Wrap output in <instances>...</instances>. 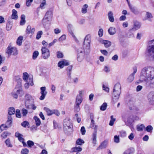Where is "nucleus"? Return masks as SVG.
I'll return each mask as SVG.
<instances>
[{
  "instance_id": "nucleus-1",
  "label": "nucleus",
  "mask_w": 154,
  "mask_h": 154,
  "mask_svg": "<svg viewBox=\"0 0 154 154\" xmlns=\"http://www.w3.org/2000/svg\"><path fill=\"white\" fill-rule=\"evenodd\" d=\"M143 81L146 82L147 87L154 88V68L151 66L146 67L142 69L140 79L136 83L139 84Z\"/></svg>"
},
{
  "instance_id": "nucleus-2",
  "label": "nucleus",
  "mask_w": 154,
  "mask_h": 154,
  "mask_svg": "<svg viewBox=\"0 0 154 154\" xmlns=\"http://www.w3.org/2000/svg\"><path fill=\"white\" fill-rule=\"evenodd\" d=\"M121 85L120 83H117L114 86L113 89L112 101L114 103L117 102L121 92Z\"/></svg>"
},
{
  "instance_id": "nucleus-3",
  "label": "nucleus",
  "mask_w": 154,
  "mask_h": 154,
  "mask_svg": "<svg viewBox=\"0 0 154 154\" xmlns=\"http://www.w3.org/2000/svg\"><path fill=\"white\" fill-rule=\"evenodd\" d=\"M91 42V36L88 34L85 36L83 43V48L84 51L86 53H89L90 51V43Z\"/></svg>"
},
{
  "instance_id": "nucleus-4",
  "label": "nucleus",
  "mask_w": 154,
  "mask_h": 154,
  "mask_svg": "<svg viewBox=\"0 0 154 154\" xmlns=\"http://www.w3.org/2000/svg\"><path fill=\"white\" fill-rule=\"evenodd\" d=\"M63 129L65 133L68 134L72 131V125L69 119L64 120L63 123Z\"/></svg>"
},
{
  "instance_id": "nucleus-5",
  "label": "nucleus",
  "mask_w": 154,
  "mask_h": 154,
  "mask_svg": "<svg viewBox=\"0 0 154 154\" xmlns=\"http://www.w3.org/2000/svg\"><path fill=\"white\" fill-rule=\"evenodd\" d=\"M25 104L26 108L28 109H31V106L34 102V100L29 94H27L25 95Z\"/></svg>"
},
{
  "instance_id": "nucleus-6",
  "label": "nucleus",
  "mask_w": 154,
  "mask_h": 154,
  "mask_svg": "<svg viewBox=\"0 0 154 154\" xmlns=\"http://www.w3.org/2000/svg\"><path fill=\"white\" fill-rule=\"evenodd\" d=\"M152 42V45L148 48L147 55L150 59L154 60V40Z\"/></svg>"
},
{
  "instance_id": "nucleus-7",
  "label": "nucleus",
  "mask_w": 154,
  "mask_h": 154,
  "mask_svg": "<svg viewBox=\"0 0 154 154\" xmlns=\"http://www.w3.org/2000/svg\"><path fill=\"white\" fill-rule=\"evenodd\" d=\"M6 53L9 56L11 55L16 56L18 54V51L16 47H12L9 45L7 48Z\"/></svg>"
},
{
  "instance_id": "nucleus-8",
  "label": "nucleus",
  "mask_w": 154,
  "mask_h": 154,
  "mask_svg": "<svg viewBox=\"0 0 154 154\" xmlns=\"http://www.w3.org/2000/svg\"><path fill=\"white\" fill-rule=\"evenodd\" d=\"M78 54L77 56V60L79 62L82 61L84 59L85 54H88L84 51V49H83L82 48H79L78 50Z\"/></svg>"
},
{
  "instance_id": "nucleus-9",
  "label": "nucleus",
  "mask_w": 154,
  "mask_h": 154,
  "mask_svg": "<svg viewBox=\"0 0 154 154\" xmlns=\"http://www.w3.org/2000/svg\"><path fill=\"white\" fill-rule=\"evenodd\" d=\"M42 57L45 59H48L50 56V51L49 50L45 47H42Z\"/></svg>"
},
{
  "instance_id": "nucleus-10",
  "label": "nucleus",
  "mask_w": 154,
  "mask_h": 154,
  "mask_svg": "<svg viewBox=\"0 0 154 154\" xmlns=\"http://www.w3.org/2000/svg\"><path fill=\"white\" fill-rule=\"evenodd\" d=\"M133 72L128 77L127 79V81L128 82H131L134 80V75L137 72V67L136 66L134 67L133 68Z\"/></svg>"
},
{
  "instance_id": "nucleus-11",
  "label": "nucleus",
  "mask_w": 154,
  "mask_h": 154,
  "mask_svg": "<svg viewBox=\"0 0 154 154\" xmlns=\"http://www.w3.org/2000/svg\"><path fill=\"white\" fill-rule=\"evenodd\" d=\"M40 90V93L41 94V96L40 97L39 99L41 100H43L45 98L47 94V92L46 91V88L45 87H41Z\"/></svg>"
},
{
  "instance_id": "nucleus-12",
  "label": "nucleus",
  "mask_w": 154,
  "mask_h": 154,
  "mask_svg": "<svg viewBox=\"0 0 154 154\" xmlns=\"http://www.w3.org/2000/svg\"><path fill=\"white\" fill-rule=\"evenodd\" d=\"M133 116H130L127 119V121L124 120L126 125L129 126L130 128L132 127V123L134 122V119Z\"/></svg>"
},
{
  "instance_id": "nucleus-13",
  "label": "nucleus",
  "mask_w": 154,
  "mask_h": 154,
  "mask_svg": "<svg viewBox=\"0 0 154 154\" xmlns=\"http://www.w3.org/2000/svg\"><path fill=\"white\" fill-rule=\"evenodd\" d=\"M53 8L49 9L46 13L44 17L48 19L51 20L53 17Z\"/></svg>"
},
{
  "instance_id": "nucleus-14",
  "label": "nucleus",
  "mask_w": 154,
  "mask_h": 154,
  "mask_svg": "<svg viewBox=\"0 0 154 154\" xmlns=\"http://www.w3.org/2000/svg\"><path fill=\"white\" fill-rule=\"evenodd\" d=\"M97 125H95L94 128V131L92 134V142L93 143L96 144V143L97 133Z\"/></svg>"
},
{
  "instance_id": "nucleus-15",
  "label": "nucleus",
  "mask_w": 154,
  "mask_h": 154,
  "mask_svg": "<svg viewBox=\"0 0 154 154\" xmlns=\"http://www.w3.org/2000/svg\"><path fill=\"white\" fill-rule=\"evenodd\" d=\"M35 31V28L34 27H32L28 25L27 27L26 30V33L28 35H33Z\"/></svg>"
},
{
  "instance_id": "nucleus-16",
  "label": "nucleus",
  "mask_w": 154,
  "mask_h": 154,
  "mask_svg": "<svg viewBox=\"0 0 154 154\" xmlns=\"http://www.w3.org/2000/svg\"><path fill=\"white\" fill-rule=\"evenodd\" d=\"M149 101L152 104H154V91L150 92L148 95Z\"/></svg>"
},
{
  "instance_id": "nucleus-17",
  "label": "nucleus",
  "mask_w": 154,
  "mask_h": 154,
  "mask_svg": "<svg viewBox=\"0 0 154 154\" xmlns=\"http://www.w3.org/2000/svg\"><path fill=\"white\" fill-rule=\"evenodd\" d=\"M129 7L131 11L134 14L137 15L140 14V11L139 10L135 7L131 5L129 6Z\"/></svg>"
},
{
  "instance_id": "nucleus-18",
  "label": "nucleus",
  "mask_w": 154,
  "mask_h": 154,
  "mask_svg": "<svg viewBox=\"0 0 154 154\" xmlns=\"http://www.w3.org/2000/svg\"><path fill=\"white\" fill-rule=\"evenodd\" d=\"M69 63L67 60H63L59 62L58 63V66L60 68H63L65 66H68Z\"/></svg>"
},
{
  "instance_id": "nucleus-19",
  "label": "nucleus",
  "mask_w": 154,
  "mask_h": 154,
  "mask_svg": "<svg viewBox=\"0 0 154 154\" xmlns=\"http://www.w3.org/2000/svg\"><path fill=\"white\" fill-rule=\"evenodd\" d=\"M82 101L75 100L74 105V110L75 112H78L80 110V105Z\"/></svg>"
},
{
  "instance_id": "nucleus-20",
  "label": "nucleus",
  "mask_w": 154,
  "mask_h": 154,
  "mask_svg": "<svg viewBox=\"0 0 154 154\" xmlns=\"http://www.w3.org/2000/svg\"><path fill=\"white\" fill-rule=\"evenodd\" d=\"M108 144V141L105 140L102 142L100 145L97 148V150L102 149L106 148Z\"/></svg>"
},
{
  "instance_id": "nucleus-21",
  "label": "nucleus",
  "mask_w": 154,
  "mask_h": 154,
  "mask_svg": "<svg viewBox=\"0 0 154 154\" xmlns=\"http://www.w3.org/2000/svg\"><path fill=\"white\" fill-rule=\"evenodd\" d=\"M94 115L93 114L91 113L90 115V119L91 120V122L90 125V127L91 128H94L95 126L96 125H95V122L94 120Z\"/></svg>"
},
{
  "instance_id": "nucleus-22",
  "label": "nucleus",
  "mask_w": 154,
  "mask_h": 154,
  "mask_svg": "<svg viewBox=\"0 0 154 154\" xmlns=\"http://www.w3.org/2000/svg\"><path fill=\"white\" fill-rule=\"evenodd\" d=\"M15 136L18 138V140L21 142L23 140H24V139L23 138V135L21 134H20L18 132H17L15 134Z\"/></svg>"
},
{
  "instance_id": "nucleus-23",
  "label": "nucleus",
  "mask_w": 154,
  "mask_h": 154,
  "mask_svg": "<svg viewBox=\"0 0 154 154\" xmlns=\"http://www.w3.org/2000/svg\"><path fill=\"white\" fill-rule=\"evenodd\" d=\"M108 16V19L110 22H114V18L113 17V14L112 11L109 12Z\"/></svg>"
},
{
  "instance_id": "nucleus-24",
  "label": "nucleus",
  "mask_w": 154,
  "mask_h": 154,
  "mask_svg": "<svg viewBox=\"0 0 154 154\" xmlns=\"http://www.w3.org/2000/svg\"><path fill=\"white\" fill-rule=\"evenodd\" d=\"M134 26L133 28V29H135L136 30L138 29H139L141 26V24L139 22L135 20L134 22Z\"/></svg>"
},
{
  "instance_id": "nucleus-25",
  "label": "nucleus",
  "mask_w": 154,
  "mask_h": 154,
  "mask_svg": "<svg viewBox=\"0 0 154 154\" xmlns=\"http://www.w3.org/2000/svg\"><path fill=\"white\" fill-rule=\"evenodd\" d=\"M145 16L146 17L145 20H147L150 21H152L151 19L153 18V17L151 13L149 12H146Z\"/></svg>"
},
{
  "instance_id": "nucleus-26",
  "label": "nucleus",
  "mask_w": 154,
  "mask_h": 154,
  "mask_svg": "<svg viewBox=\"0 0 154 154\" xmlns=\"http://www.w3.org/2000/svg\"><path fill=\"white\" fill-rule=\"evenodd\" d=\"M44 109L46 112L48 116H51L53 114L54 110H51L47 107H45Z\"/></svg>"
},
{
  "instance_id": "nucleus-27",
  "label": "nucleus",
  "mask_w": 154,
  "mask_h": 154,
  "mask_svg": "<svg viewBox=\"0 0 154 154\" xmlns=\"http://www.w3.org/2000/svg\"><path fill=\"white\" fill-rule=\"evenodd\" d=\"M108 32L110 35H113L116 32V29L113 27H110L108 30Z\"/></svg>"
},
{
  "instance_id": "nucleus-28",
  "label": "nucleus",
  "mask_w": 154,
  "mask_h": 154,
  "mask_svg": "<svg viewBox=\"0 0 154 154\" xmlns=\"http://www.w3.org/2000/svg\"><path fill=\"white\" fill-rule=\"evenodd\" d=\"M88 6L87 4H85L82 7L81 9V12L82 14H85L87 12V8Z\"/></svg>"
},
{
  "instance_id": "nucleus-29",
  "label": "nucleus",
  "mask_w": 154,
  "mask_h": 154,
  "mask_svg": "<svg viewBox=\"0 0 154 154\" xmlns=\"http://www.w3.org/2000/svg\"><path fill=\"white\" fill-rule=\"evenodd\" d=\"M12 14L11 15V18L13 19L16 20L17 19L18 16L17 15V11L15 9H13L12 11Z\"/></svg>"
},
{
  "instance_id": "nucleus-30",
  "label": "nucleus",
  "mask_w": 154,
  "mask_h": 154,
  "mask_svg": "<svg viewBox=\"0 0 154 154\" xmlns=\"http://www.w3.org/2000/svg\"><path fill=\"white\" fill-rule=\"evenodd\" d=\"M12 122V117L10 116H8V120L6 122V124L9 128L11 126V125Z\"/></svg>"
},
{
  "instance_id": "nucleus-31",
  "label": "nucleus",
  "mask_w": 154,
  "mask_h": 154,
  "mask_svg": "<svg viewBox=\"0 0 154 154\" xmlns=\"http://www.w3.org/2000/svg\"><path fill=\"white\" fill-rule=\"evenodd\" d=\"M33 119L35 120V123L36 126L38 127L41 124V122L40 119L36 116H34Z\"/></svg>"
},
{
  "instance_id": "nucleus-32",
  "label": "nucleus",
  "mask_w": 154,
  "mask_h": 154,
  "mask_svg": "<svg viewBox=\"0 0 154 154\" xmlns=\"http://www.w3.org/2000/svg\"><path fill=\"white\" fill-rule=\"evenodd\" d=\"M15 113V109L13 107H10L8 110V113L9 115V116H10L14 114Z\"/></svg>"
},
{
  "instance_id": "nucleus-33",
  "label": "nucleus",
  "mask_w": 154,
  "mask_h": 154,
  "mask_svg": "<svg viewBox=\"0 0 154 154\" xmlns=\"http://www.w3.org/2000/svg\"><path fill=\"white\" fill-rule=\"evenodd\" d=\"M79 94L77 96L76 100L82 101V91H79Z\"/></svg>"
},
{
  "instance_id": "nucleus-34",
  "label": "nucleus",
  "mask_w": 154,
  "mask_h": 154,
  "mask_svg": "<svg viewBox=\"0 0 154 154\" xmlns=\"http://www.w3.org/2000/svg\"><path fill=\"white\" fill-rule=\"evenodd\" d=\"M47 5L46 1V0H43L41 3L39 7L42 9H45V6Z\"/></svg>"
},
{
  "instance_id": "nucleus-35",
  "label": "nucleus",
  "mask_w": 154,
  "mask_h": 154,
  "mask_svg": "<svg viewBox=\"0 0 154 154\" xmlns=\"http://www.w3.org/2000/svg\"><path fill=\"white\" fill-rule=\"evenodd\" d=\"M25 16L24 14H22L21 16V20L20 22V24L21 25H24L26 23Z\"/></svg>"
},
{
  "instance_id": "nucleus-36",
  "label": "nucleus",
  "mask_w": 154,
  "mask_h": 154,
  "mask_svg": "<svg viewBox=\"0 0 154 154\" xmlns=\"http://www.w3.org/2000/svg\"><path fill=\"white\" fill-rule=\"evenodd\" d=\"M102 43L104 44V46L106 48L109 47L111 45V42L107 40H103Z\"/></svg>"
},
{
  "instance_id": "nucleus-37",
  "label": "nucleus",
  "mask_w": 154,
  "mask_h": 154,
  "mask_svg": "<svg viewBox=\"0 0 154 154\" xmlns=\"http://www.w3.org/2000/svg\"><path fill=\"white\" fill-rule=\"evenodd\" d=\"M82 150V149L81 147H73L71 149L72 152H81Z\"/></svg>"
},
{
  "instance_id": "nucleus-38",
  "label": "nucleus",
  "mask_w": 154,
  "mask_h": 154,
  "mask_svg": "<svg viewBox=\"0 0 154 154\" xmlns=\"http://www.w3.org/2000/svg\"><path fill=\"white\" fill-rule=\"evenodd\" d=\"M134 148H131L129 149L126 150L124 152L123 154H131L134 152Z\"/></svg>"
},
{
  "instance_id": "nucleus-39",
  "label": "nucleus",
  "mask_w": 154,
  "mask_h": 154,
  "mask_svg": "<svg viewBox=\"0 0 154 154\" xmlns=\"http://www.w3.org/2000/svg\"><path fill=\"white\" fill-rule=\"evenodd\" d=\"M23 39V37L22 36H19L17 38V44L18 45L20 46L21 45L22 41Z\"/></svg>"
},
{
  "instance_id": "nucleus-40",
  "label": "nucleus",
  "mask_w": 154,
  "mask_h": 154,
  "mask_svg": "<svg viewBox=\"0 0 154 154\" xmlns=\"http://www.w3.org/2000/svg\"><path fill=\"white\" fill-rule=\"evenodd\" d=\"M5 143L6 144V146L8 147H12L13 146V145L11 144V143L10 140V139L8 138L7 139L5 142Z\"/></svg>"
},
{
  "instance_id": "nucleus-41",
  "label": "nucleus",
  "mask_w": 154,
  "mask_h": 154,
  "mask_svg": "<svg viewBox=\"0 0 154 154\" xmlns=\"http://www.w3.org/2000/svg\"><path fill=\"white\" fill-rule=\"evenodd\" d=\"M51 20L48 19L44 17L42 20V23L44 26L46 25L47 24H48L49 22Z\"/></svg>"
},
{
  "instance_id": "nucleus-42",
  "label": "nucleus",
  "mask_w": 154,
  "mask_h": 154,
  "mask_svg": "<svg viewBox=\"0 0 154 154\" xmlns=\"http://www.w3.org/2000/svg\"><path fill=\"white\" fill-rule=\"evenodd\" d=\"M11 135V133L7 131H6L3 132L1 136L3 138H6L8 136H9Z\"/></svg>"
},
{
  "instance_id": "nucleus-43",
  "label": "nucleus",
  "mask_w": 154,
  "mask_h": 154,
  "mask_svg": "<svg viewBox=\"0 0 154 154\" xmlns=\"http://www.w3.org/2000/svg\"><path fill=\"white\" fill-rule=\"evenodd\" d=\"M85 143L84 141L81 138H79L77 140L76 143L78 145H82Z\"/></svg>"
},
{
  "instance_id": "nucleus-44",
  "label": "nucleus",
  "mask_w": 154,
  "mask_h": 154,
  "mask_svg": "<svg viewBox=\"0 0 154 154\" xmlns=\"http://www.w3.org/2000/svg\"><path fill=\"white\" fill-rule=\"evenodd\" d=\"M107 106V104L106 103H104L100 106V109L102 111H104L106 109Z\"/></svg>"
},
{
  "instance_id": "nucleus-45",
  "label": "nucleus",
  "mask_w": 154,
  "mask_h": 154,
  "mask_svg": "<svg viewBox=\"0 0 154 154\" xmlns=\"http://www.w3.org/2000/svg\"><path fill=\"white\" fill-rule=\"evenodd\" d=\"M113 116H111V120L110 121L109 125L110 126H112L114 124V122L116 121V119L113 118Z\"/></svg>"
},
{
  "instance_id": "nucleus-46",
  "label": "nucleus",
  "mask_w": 154,
  "mask_h": 154,
  "mask_svg": "<svg viewBox=\"0 0 154 154\" xmlns=\"http://www.w3.org/2000/svg\"><path fill=\"white\" fill-rule=\"evenodd\" d=\"M144 128V126L142 124L140 125L137 126V129L138 131H141L143 130Z\"/></svg>"
},
{
  "instance_id": "nucleus-47",
  "label": "nucleus",
  "mask_w": 154,
  "mask_h": 154,
  "mask_svg": "<svg viewBox=\"0 0 154 154\" xmlns=\"http://www.w3.org/2000/svg\"><path fill=\"white\" fill-rule=\"evenodd\" d=\"M29 152V150L27 148L23 149L21 150V154H28Z\"/></svg>"
},
{
  "instance_id": "nucleus-48",
  "label": "nucleus",
  "mask_w": 154,
  "mask_h": 154,
  "mask_svg": "<svg viewBox=\"0 0 154 154\" xmlns=\"http://www.w3.org/2000/svg\"><path fill=\"white\" fill-rule=\"evenodd\" d=\"M39 54V53L37 51H35L33 54L32 55V58L34 60L38 56Z\"/></svg>"
},
{
  "instance_id": "nucleus-49",
  "label": "nucleus",
  "mask_w": 154,
  "mask_h": 154,
  "mask_svg": "<svg viewBox=\"0 0 154 154\" xmlns=\"http://www.w3.org/2000/svg\"><path fill=\"white\" fill-rule=\"evenodd\" d=\"M29 77L28 74L26 72L23 73V79L25 81H27Z\"/></svg>"
},
{
  "instance_id": "nucleus-50",
  "label": "nucleus",
  "mask_w": 154,
  "mask_h": 154,
  "mask_svg": "<svg viewBox=\"0 0 154 154\" xmlns=\"http://www.w3.org/2000/svg\"><path fill=\"white\" fill-rule=\"evenodd\" d=\"M29 125V123L27 121H24L21 123V125L24 128L28 126Z\"/></svg>"
},
{
  "instance_id": "nucleus-51",
  "label": "nucleus",
  "mask_w": 154,
  "mask_h": 154,
  "mask_svg": "<svg viewBox=\"0 0 154 154\" xmlns=\"http://www.w3.org/2000/svg\"><path fill=\"white\" fill-rule=\"evenodd\" d=\"M42 33L43 32L42 31L38 32L37 34L36 38L37 39H39L41 37V35L42 34Z\"/></svg>"
},
{
  "instance_id": "nucleus-52",
  "label": "nucleus",
  "mask_w": 154,
  "mask_h": 154,
  "mask_svg": "<svg viewBox=\"0 0 154 154\" xmlns=\"http://www.w3.org/2000/svg\"><path fill=\"white\" fill-rule=\"evenodd\" d=\"M14 91L15 92V93H17V95H20L21 96L22 95L21 94L23 93L21 89H15L14 90Z\"/></svg>"
},
{
  "instance_id": "nucleus-53",
  "label": "nucleus",
  "mask_w": 154,
  "mask_h": 154,
  "mask_svg": "<svg viewBox=\"0 0 154 154\" xmlns=\"http://www.w3.org/2000/svg\"><path fill=\"white\" fill-rule=\"evenodd\" d=\"M153 129V128L151 125L148 126L146 128V130L148 132H151Z\"/></svg>"
},
{
  "instance_id": "nucleus-54",
  "label": "nucleus",
  "mask_w": 154,
  "mask_h": 154,
  "mask_svg": "<svg viewBox=\"0 0 154 154\" xmlns=\"http://www.w3.org/2000/svg\"><path fill=\"white\" fill-rule=\"evenodd\" d=\"M27 81H28L30 85L31 86H32L33 85V79L32 77H29Z\"/></svg>"
},
{
  "instance_id": "nucleus-55",
  "label": "nucleus",
  "mask_w": 154,
  "mask_h": 154,
  "mask_svg": "<svg viewBox=\"0 0 154 154\" xmlns=\"http://www.w3.org/2000/svg\"><path fill=\"white\" fill-rule=\"evenodd\" d=\"M66 38V35H63L59 38V41H62L65 40Z\"/></svg>"
},
{
  "instance_id": "nucleus-56",
  "label": "nucleus",
  "mask_w": 154,
  "mask_h": 154,
  "mask_svg": "<svg viewBox=\"0 0 154 154\" xmlns=\"http://www.w3.org/2000/svg\"><path fill=\"white\" fill-rule=\"evenodd\" d=\"M57 56L58 58H62L63 57V54L61 52L58 51L57 52Z\"/></svg>"
},
{
  "instance_id": "nucleus-57",
  "label": "nucleus",
  "mask_w": 154,
  "mask_h": 154,
  "mask_svg": "<svg viewBox=\"0 0 154 154\" xmlns=\"http://www.w3.org/2000/svg\"><path fill=\"white\" fill-rule=\"evenodd\" d=\"M114 141L116 143H119V137L117 135H115L114 137Z\"/></svg>"
},
{
  "instance_id": "nucleus-58",
  "label": "nucleus",
  "mask_w": 154,
  "mask_h": 154,
  "mask_svg": "<svg viewBox=\"0 0 154 154\" xmlns=\"http://www.w3.org/2000/svg\"><path fill=\"white\" fill-rule=\"evenodd\" d=\"M27 143L29 147H30L34 145V143L31 140L28 141Z\"/></svg>"
},
{
  "instance_id": "nucleus-59",
  "label": "nucleus",
  "mask_w": 154,
  "mask_h": 154,
  "mask_svg": "<svg viewBox=\"0 0 154 154\" xmlns=\"http://www.w3.org/2000/svg\"><path fill=\"white\" fill-rule=\"evenodd\" d=\"M16 117L18 118H20L21 114L20 112V110L19 109H17L16 110Z\"/></svg>"
},
{
  "instance_id": "nucleus-60",
  "label": "nucleus",
  "mask_w": 154,
  "mask_h": 154,
  "mask_svg": "<svg viewBox=\"0 0 154 154\" xmlns=\"http://www.w3.org/2000/svg\"><path fill=\"white\" fill-rule=\"evenodd\" d=\"M81 132L82 135H84L85 134L86 131L84 127L82 126L81 127Z\"/></svg>"
},
{
  "instance_id": "nucleus-61",
  "label": "nucleus",
  "mask_w": 154,
  "mask_h": 154,
  "mask_svg": "<svg viewBox=\"0 0 154 154\" xmlns=\"http://www.w3.org/2000/svg\"><path fill=\"white\" fill-rule=\"evenodd\" d=\"M32 1L33 0H26V5L28 7L30 6Z\"/></svg>"
},
{
  "instance_id": "nucleus-62",
  "label": "nucleus",
  "mask_w": 154,
  "mask_h": 154,
  "mask_svg": "<svg viewBox=\"0 0 154 154\" xmlns=\"http://www.w3.org/2000/svg\"><path fill=\"white\" fill-rule=\"evenodd\" d=\"M22 111L23 116H26L28 113L27 110L25 109H23Z\"/></svg>"
},
{
  "instance_id": "nucleus-63",
  "label": "nucleus",
  "mask_w": 154,
  "mask_h": 154,
  "mask_svg": "<svg viewBox=\"0 0 154 154\" xmlns=\"http://www.w3.org/2000/svg\"><path fill=\"white\" fill-rule=\"evenodd\" d=\"M104 55L107 56L108 54V52L105 50H101L100 51Z\"/></svg>"
},
{
  "instance_id": "nucleus-64",
  "label": "nucleus",
  "mask_w": 154,
  "mask_h": 154,
  "mask_svg": "<svg viewBox=\"0 0 154 154\" xmlns=\"http://www.w3.org/2000/svg\"><path fill=\"white\" fill-rule=\"evenodd\" d=\"M103 30L102 29H99L98 32V34L99 36L100 37H101L103 36Z\"/></svg>"
}]
</instances>
